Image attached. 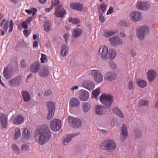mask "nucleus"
Here are the masks:
<instances>
[{
	"label": "nucleus",
	"mask_w": 158,
	"mask_h": 158,
	"mask_svg": "<svg viewBox=\"0 0 158 158\" xmlns=\"http://www.w3.org/2000/svg\"><path fill=\"white\" fill-rule=\"evenodd\" d=\"M130 54L133 57H135L136 55V52L132 49L130 50Z\"/></svg>",
	"instance_id": "57"
},
{
	"label": "nucleus",
	"mask_w": 158,
	"mask_h": 158,
	"mask_svg": "<svg viewBox=\"0 0 158 158\" xmlns=\"http://www.w3.org/2000/svg\"><path fill=\"white\" fill-rule=\"evenodd\" d=\"M99 12L100 13V15L99 17V20L101 22L103 23L105 21L106 18L105 17L103 16V13L100 11V10L99 11Z\"/></svg>",
	"instance_id": "48"
},
{
	"label": "nucleus",
	"mask_w": 158,
	"mask_h": 158,
	"mask_svg": "<svg viewBox=\"0 0 158 158\" xmlns=\"http://www.w3.org/2000/svg\"><path fill=\"white\" fill-rule=\"evenodd\" d=\"M157 75V73L154 70H150L148 71L147 75L148 80L149 82L153 81Z\"/></svg>",
	"instance_id": "19"
},
{
	"label": "nucleus",
	"mask_w": 158,
	"mask_h": 158,
	"mask_svg": "<svg viewBox=\"0 0 158 158\" xmlns=\"http://www.w3.org/2000/svg\"><path fill=\"white\" fill-rule=\"evenodd\" d=\"M108 50L107 47L105 46H102L99 50V54L102 58L105 60H107V55L108 54Z\"/></svg>",
	"instance_id": "13"
},
{
	"label": "nucleus",
	"mask_w": 158,
	"mask_h": 158,
	"mask_svg": "<svg viewBox=\"0 0 158 158\" xmlns=\"http://www.w3.org/2000/svg\"><path fill=\"white\" fill-rule=\"evenodd\" d=\"M13 70L9 66L5 68L3 70V75L6 79L10 78L13 75Z\"/></svg>",
	"instance_id": "16"
},
{
	"label": "nucleus",
	"mask_w": 158,
	"mask_h": 158,
	"mask_svg": "<svg viewBox=\"0 0 158 158\" xmlns=\"http://www.w3.org/2000/svg\"><path fill=\"white\" fill-rule=\"evenodd\" d=\"M109 63L112 69H115L117 67V65L115 63L112 61H110L109 62Z\"/></svg>",
	"instance_id": "53"
},
{
	"label": "nucleus",
	"mask_w": 158,
	"mask_h": 158,
	"mask_svg": "<svg viewBox=\"0 0 158 158\" xmlns=\"http://www.w3.org/2000/svg\"><path fill=\"white\" fill-rule=\"evenodd\" d=\"M69 36V34L68 33H67L64 35V38L65 39V41L66 42H68V37Z\"/></svg>",
	"instance_id": "61"
},
{
	"label": "nucleus",
	"mask_w": 158,
	"mask_h": 158,
	"mask_svg": "<svg viewBox=\"0 0 158 158\" xmlns=\"http://www.w3.org/2000/svg\"><path fill=\"white\" fill-rule=\"evenodd\" d=\"M35 139L41 145L46 143L52 136L48 126L46 125L40 126L35 131Z\"/></svg>",
	"instance_id": "1"
},
{
	"label": "nucleus",
	"mask_w": 158,
	"mask_h": 158,
	"mask_svg": "<svg viewBox=\"0 0 158 158\" xmlns=\"http://www.w3.org/2000/svg\"><path fill=\"white\" fill-rule=\"evenodd\" d=\"M0 122L2 126L4 128L7 127L8 124L7 118L6 114L2 113L0 115Z\"/></svg>",
	"instance_id": "22"
},
{
	"label": "nucleus",
	"mask_w": 158,
	"mask_h": 158,
	"mask_svg": "<svg viewBox=\"0 0 158 158\" xmlns=\"http://www.w3.org/2000/svg\"><path fill=\"white\" fill-rule=\"evenodd\" d=\"M133 84L132 82L131 81H129L127 84L128 89L131 90L133 88Z\"/></svg>",
	"instance_id": "51"
},
{
	"label": "nucleus",
	"mask_w": 158,
	"mask_h": 158,
	"mask_svg": "<svg viewBox=\"0 0 158 158\" xmlns=\"http://www.w3.org/2000/svg\"><path fill=\"white\" fill-rule=\"evenodd\" d=\"M117 77V74L114 72L108 71L105 74L106 80L113 81L116 79Z\"/></svg>",
	"instance_id": "17"
},
{
	"label": "nucleus",
	"mask_w": 158,
	"mask_h": 158,
	"mask_svg": "<svg viewBox=\"0 0 158 158\" xmlns=\"http://www.w3.org/2000/svg\"><path fill=\"white\" fill-rule=\"evenodd\" d=\"M107 5L104 3H102V4L99 5V9H101L102 12L103 13H104L106 10Z\"/></svg>",
	"instance_id": "44"
},
{
	"label": "nucleus",
	"mask_w": 158,
	"mask_h": 158,
	"mask_svg": "<svg viewBox=\"0 0 158 158\" xmlns=\"http://www.w3.org/2000/svg\"><path fill=\"white\" fill-rule=\"evenodd\" d=\"M44 94L46 96H49L52 94V92L49 90H46L45 91Z\"/></svg>",
	"instance_id": "59"
},
{
	"label": "nucleus",
	"mask_w": 158,
	"mask_h": 158,
	"mask_svg": "<svg viewBox=\"0 0 158 158\" xmlns=\"http://www.w3.org/2000/svg\"><path fill=\"white\" fill-rule=\"evenodd\" d=\"M29 146L26 144L22 145L21 147V150L22 152H27L29 151Z\"/></svg>",
	"instance_id": "41"
},
{
	"label": "nucleus",
	"mask_w": 158,
	"mask_h": 158,
	"mask_svg": "<svg viewBox=\"0 0 158 158\" xmlns=\"http://www.w3.org/2000/svg\"><path fill=\"white\" fill-rule=\"evenodd\" d=\"M22 136L25 140H27L30 138V131L26 128H23L22 129Z\"/></svg>",
	"instance_id": "28"
},
{
	"label": "nucleus",
	"mask_w": 158,
	"mask_h": 158,
	"mask_svg": "<svg viewBox=\"0 0 158 158\" xmlns=\"http://www.w3.org/2000/svg\"><path fill=\"white\" fill-rule=\"evenodd\" d=\"M121 132L120 134V140L122 142H124L126 139L128 135L127 128L125 124H123L121 127Z\"/></svg>",
	"instance_id": "15"
},
{
	"label": "nucleus",
	"mask_w": 158,
	"mask_h": 158,
	"mask_svg": "<svg viewBox=\"0 0 158 158\" xmlns=\"http://www.w3.org/2000/svg\"><path fill=\"white\" fill-rule=\"evenodd\" d=\"M113 112L116 115L122 118H123L124 116L121 110L117 107L113 108L112 110Z\"/></svg>",
	"instance_id": "29"
},
{
	"label": "nucleus",
	"mask_w": 158,
	"mask_h": 158,
	"mask_svg": "<svg viewBox=\"0 0 158 158\" xmlns=\"http://www.w3.org/2000/svg\"><path fill=\"white\" fill-rule=\"evenodd\" d=\"M130 17L131 20L135 22L141 21L142 19L141 13L139 11H134L131 12Z\"/></svg>",
	"instance_id": "8"
},
{
	"label": "nucleus",
	"mask_w": 158,
	"mask_h": 158,
	"mask_svg": "<svg viewBox=\"0 0 158 158\" xmlns=\"http://www.w3.org/2000/svg\"><path fill=\"white\" fill-rule=\"evenodd\" d=\"M82 106L83 111L85 113L88 112L90 108V105L87 102L83 103Z\"/></svg>",
	"instance_id": "36"
},
{
	"label": "nucleus",
	"mask_w": 158,
	"mask_h": 158,
	"mask_svg": "<svg viewBox=\"0 0 158 158\" xmlns=\"http://www.w3.org/2000/svg\"><path fill=\"white\" fill-rule=\"evenodd\" d=\"M21 93L23 100L25 102H27L30 100V96L27 91H23L21 92Z\"/></svg>",
	"instance_id": "30"
},
{
	"label": "nucleus",
	"mask_w": 158,
	"mask_h": 158,
	"mask_svg": "<svg viewBox=\"0 0 158 158\" xmlns=\"http://www.w3.org/2000/svg\"><path fill=\"white\" fill-rule=\"evenodd\" d=\"M91 73L96 82L100 83L102 81V76L99 71L97 70H92Z\"/></svg>",
	"instance_id": "12"
},
{
	"label": "nucleus",
	"mask_w": 158,
	"mask_h": 158,
	"mask_svg": "<svg viewBox=\"0 0 158 158\" xmlns=\"http://www.w3.org/2000/svg\"><path fill=\"white\" fill-rule=\"evenodd\" d=\"M23 33L26 37H27L29 35V33H28V30L26 29L23 31Z\"/></svg>",
	"instance_id": "63"
},
{
	"label": "nucleus",
	"mask_w": 158,
	"mask_h": 158,
	"mask_svg": "<svg viewBox=\"0 0 158 158\" xmlns=\"http://www.w3.org/2000/svg\"><path fill=\"white\" fill-rule=\"evenodd\" d=\"M60 3L59 0H52L51 2V6L53 7L54 6H58Z\"/></svg>",
	"instance_id": "49"
},
{
	"label": "nucleus",
	"mask_w": 158,
	"mask_h": 158,
	"mask_svg": "<svg viewBox=\"0 0 158 158\" xmlns=\"http://www.w3.org/2000/svg\"><path fill=\"white\" fill-rule=\"evenodd\" d=\"M101 92L99 88H98L93 91L92 94L93 96L96 98L98 95L100 94Z\"/></svg>",
	"instance_id": "46"
},
{
	"label": "nucleus",
	"mask_w": 158,
	"mask_h": 158,
	"mask_svg": "<svg viewBox=\"0 0 158 158\" xmlns=\"http://www.w3.org/2000/svg\"><path fill=\"white\" fill-rule=\"evenodd\" d=\"M21 65L22 68H25L26 67V65L25 63V60H22L21 61Z\"/></svg>",
	"instance_id": "60"
},
{
	"label": "nucleus",
	"mask_w": 158,
	"mask_h": 158,
	"mask_svg": "<svg viewBox=\"0 0 158 158\" xmlns=\"http://www.w3.org/2000/svg\"><path fill=\"white\" fill-rule=\"evenodd\" d=\"M14 25V23L13 21L12 20H10V29L9 30V33H11L13 29Z\"/></svg>",
	"instance_id": "54"
},
{
	"label": "nucleus",
	"mask_w": 158,
	"mask_h": 158,
	"mask_svg": "<svg viewBox=\"0 0 158 158\" xmlns=\"http://www.w3.org/2000/svg\"><path fill=\"white\" fill-rule=\"evenodd\" d=\"M51 24L49 21H45L44 22V27L45 31H49L51 28Z\"/></svg>",
	"instance_id": "34"
},
{
	"label": "nucleus",
	"mask_w": 158,
	"mask_h": 158,
	"mask_svg": "<svg viewBox=\"0 0 158 158\" xmlns=\"http://www.w3.org/2000/svg\"><path fill=\"white\" fill-rule=\"evenodd\" d=\"M53 8V7L51 6L49 8H48L46 9H44V10L46 12H49Z\"/></svg>",
	"instance_id": "64"
},
{
	"label": "nucleus",
	"mask_w": 158,
	"mask_h": 158,
	"mask_svg": "<svg viewBox=\"0 0 158 158\" xmlns=\"http://www.w3.org/2000/svg\"><path fill=\"white\" fill-rule=\"evenodd\" d=\"M144 129L143 127L138 126L135 127L133 130L134 135L136 138H141L142 137V131Z\"/></svg>",
	"instance_id": "9"
},
{
	"label": "nucleus",
	"mask_w": 158,
	"mask_h": 158,
	"mask_svg": "<svg viewBox=\"0 0 158 158\" xmlns=\"http://www.w3.org/2000/svg\"><path fill=\"white\" fill-rule=\"evenodd\" d=\"M89 94L86 91L82 90L79 96L80 99L82 101H85L89 98Z\"/></svg>",
	"instance_id": "24"
},
{
	"label": "nucleus",
	"mask_w": 158,
	"mask_h": 158,
	"mask_svg": "<svg viewBox=\"0 0 158 158\" xmlns=\"http://www.w3.org/2000/svg\"><path fill=\"white\" fill-rule=\"evenodd\" d=\"M22 81V77L20 76H18L12 78L9 81L10 85L12 87H18L19 86Z\"/></svg>",
	"instance_id": "7"
},
{
	"label": "nucleus",
	"mask_w": 158,
	"mask_h": 158,
	"mask_svg": "<svg viewBox=\"0 0 158 158\" xmlns=\"http://www.w3.org/2000/svg\"><path fill=\"white\" fill-rule=\"evenodd\" d=\"M138 84L139 87L141 88H144L147 85L146 82L143 80L138 81Z\"/></svg>",
	"instance_id": "42"
},
{
	"label": "nucleus",
	"mask_w": 158,
	"mask_h": 158,
	"mask_svg": "<svg viewBox=\"0 0 158 158\" xmlns=\"http://www.w3.org/2000/svg\"><path fill=\"white\" fill-rule=\"evenodd\" d=\"M33 18L32 17H28L25 21L28 24H29L30 23L32 20Z\"/></svg>",
	"instance_id": "62"
},
{
	"label": "nucleus",
	"mask_w": 158,
	"mask_h": 158,
	"mask_svg": "<svg viewBox=\"0 0 158 158\" xmlns=\"http://www.w3.org/2000/svg\"><path fill=\"white\" fill-rule=\"evenodd\" d=\"M83 87L89 90L93 89L95 86V85L94 83L91 81H85L82 83Z\"/></svg>",
	"instance_id": "20"
},
{
	"label": "nucleus",
	"mask_w": 158,
	"mask_h": 158,
	"mask_svg": "<svg viewBox=\"0 0 158 158\" xmlns=\"http://www.w3.org/2000/svg\"><path fill=\"white\" fill-rule=\"evenodd\" d=\"M10 120L12 121L14 124L19 125L22 124L24 122V118L21 115L18 114L15 116L11 118Z\"/></svg>",
	"instance_id": "14"
},
{
	"label": "nucleus",
	"mask_w": 158,
	"mask_h": 158,
	"mask_svg": "<svg viewBox=\"0 0 158 158\" xmlns=\"http://www.w3.org/2000/svg\"><path fill=\"white\" fill-rule=\"evenodd\" d=\"M49 73V71L47 68L41 69L40 71V74L42 77H46L48 76Z\"/></svg>",
	"instance_id": "32"
},
{
	"label": "nucleus",
	"mask_w": 158,
	"mask_h": 158,
	"mask_svg": "<svg viewBox=\"0 0 158 158\" xmlns=\"http://www.w3.org/2000/svg\"><path fill=\"white\" fill-rule=\"evenodd\" d=\"M117 147L115 142L112 139H107L104 141L101 144L100 148L103 150L109 152L114 150Z\"/></svg>",
	"instance_id": "2"
},
{
	"label": "nucleus",
	"mask_w": 158,
	"mask_h": 158,
	"mask_svg": "<svg viewBox=\"0 0 158 158\" xmlns=\"http://www.w3.org/2000/svg\"><path fill=\"white\" fill-rule=\"evenodd\" d=\"M37 11V10L35 8H32L31 10H25V11L28 14H32V17L34 18V15Z\"/></svg>",
	"instance_id": "37"
},
{
	"label": "nucleus",
	"mask_w": 158,
	"mask_h": 158,
	"mask_svg": "<svg viewBox=\"0 0 158 158\" xmlns=\"http://www.w3.org/2000/svg\"><path fill=\"white\" fill-rule=\"evenodd\" d=\"M21 135V132L20 129L17 127L15 129V133L14 139L15 140L17 139Z\"/></svg>",
	"instance_id": "38"
},
{
	"label": "nucleus",
	"mask_w": 158,
	"mask_h": 158,
	"mask_svg": "<svg viewBox=\"0 0 158 158\" xmlns=\"http://www.w3.org/2000/svg\"><path fill=\"white\" fill-rule=\"evenodd\" d=\"M149 104V101L147 100L141 99L139 102V105L140 106H147Z\"/></svg>",
	"instance_id": "39"
},
{
	"label": "nucleus",
	"mask_w": 158,
	"mask_h": 158,
	"mask_svg": "<svg viewBox=\"0 0 158 158\" xmlns=\"http://www.w3.org/2000/svg\"><path fill=\"white\" fill-rule=\"evenodd\" d=\"M40 67V64L39 62H34L31 65L30 70L33 73H36L39 71Z\"/></svg>",
	"instance_id": "23"
},
{
	"label": "nucleus",
	"mask_w": 158,
	"mask_h": 158,
	"mask_svg": "<svg viewBox=\"0 0 158 158\" xmlns=\"http://www.w3.org/2000/svg\"><path fill=\"white\" fill-rule=\"evenodd\" d=\"M79 100L76 98H72L70 101V104L72 107H77L80 105Z\"/></svg>",
	"instance_id": "31"
},
{
	"label": "nucleus",
	"mask_w": 158,
	"mask_h": 158,
	"mask_svg": "<svg viewBox=\"0 0 158 158\" xmlns=\"http://www.w3.org/2000/svg\"><path fill=\"white\" fill-rule=\"evenodd\" d=\"M66 14V12L60 4L56 7L54 15L56 17H63Z\"/></svg>",
	"instance_id": "11"
},
{
	"label": "nucleus",
	"mask_w": 158,
	"mask_h": 158,
	"mask_svg": "<svg viewBox=\"0 0 158 158\" xmlns=\"http://www.w3.org/2000/svg\"><path fill=\"white\" fill-rule=\"evenodd\" d=\"M113 12V7L112 6L110 7L107 11V15H109L110 14L112 13Z\"/></svg>",
	"instance_id": "58"
},
{
	"label": "nucleus",
	"mask_w": 158,
	"mask_h": 158,
	"mask_svg": "<svg viewBox=\"0 0 158 158\" xmlns=\"http://www.w3.org/2000/svg\"><path fill=\"white\" fill-rule=\"evenodd\" d=\"M136 7L139 10H146L150 8V5L148 3L139 1L137 2Z\"/></svg>",
	"instance_id": "18"
},
{
	"label": "nucleus",
	"mask_w": 158,
	"mask_h": 158,
	"mask_svg": "<svg viewBox=\"0 0 158 158\" xmlns=\"http://www.w3.org/2000/svg\"><path fill=\"white\" fill-rule=\"evenodd\" d=\"M100 101L106 108H109L114 101L113 96L110 94H102L100 97Z\"/></svg>",
	"instance_id": "3"
},
{
	"label": "nucleus",
	"mask_w": 158,
	"mask_h": 158,
	"mask_svg": "<svg viewBox=\"0 0 158 158\" xmlns=\"http://www.w3.org/2000/svg\"><path fill=\"white\" fill-rule=\"evenodd\" d=\"M70 22H71L73 24H77L80 22V20L78 18H70Z\"/></svg>",
	"instance_id": "43"
},
{
	"label": "nucleus",
	"mask_w": 158,
	"mask_h": 158,
	"mask_svg": "<svg viewBox=\"0 0 158 158\" xmlns=\"http://www.w3.org/2000/svg\"><path fill=\"white\" fill-rule=\"evenodd\" d=\"M115 34V32L114 31H105L103 34V36L105 37H109L114 35Z\"/></svg>",
	"instance_id": "40"
},
{
	"label": "nucleus",
	"mask_w": 158,
	"mask_h": 158,
	"mask_svg": "<svg viewBox=\"0 0 158 158\" xmlns=\"http://www.w3.org/2000/svg\"><path fill=\"white\" fill-rule=\"evenodd\" d=\"M9 25V22L8 21H7L5 23L4 26L3 27V29L5 31H6L8 29V26Z\"/></svg>",
	"instance_id": "55"
},
{
	"label": "nucleus",
	"mask_w": 158,
	"mask_h": 158,
	"mask_svg": "<svg viewBox=\"0 0 158 158\" xmlns=\"http://www.w3.org/2000/svg\"><path fill=\"white\" fill-rule=\"evenodd\" d=\"M109 40L111 44L114 47L122 45L123 44V40L117 36L110 38Z\"/></svg>",
	"instance_id": "10"
},
{
	"label": "nucleus",
	"mask_w": 158,
	"mask_h": 158,
	"mask_svg": "<svg viewBox=\"0 0 158 158\" xmlns=\"http://www.w3.org/2000/svg\"><path fill=\"white\" fill-rule=\"evenodd\" d=\"M70 125L73 128L77 129L81 127L82 122L79 118L70 116Z\"/></svg>",
	"instance_id": "5"
},
{
	"label": "nucleus",
	"mask_w": 158,
	"mask_h": 158,
	"mask_svg": "<svg viewBox=\"0 0 158 158\" xmlns=\"http://www.w3.org/2000/svg\"><path fill=\"white\" fill-rule=\"evenodd\" d=\"M61 127L60 120L58 118L53 120L51 123L50 128L51 129L55 131H59Z\"/></svg>",
	"instance_id": "6"
},
{
	"label": "nucleus",
	"mask_w": 158,
	"mask_h": 158,
	"mask_svg": "<svg viewBox=\"0 0 158 158\" xmlns=\"http://www.w3.org/2000/svg\"><path fill=\"white\" fill-rule=\"evenodd\" d=\"M12 148L14 150L15 152L17 154H19L20 152V150L19 148L15 144L12 145Z\"/></svg>",
	"instance_id": "45"
},
{
	"label": "nucleus",
	"mask_w": 158,
	"mask_h": 158,
	"mask_svg": "<svg viewBox=\"0 0 158 158\" xmlns=\"http://www.w3.org/2000/svg\"><path fill=\"white\" fill-rule=\"evenodd\" d=\"M116 55V53L115 49H111L108 51L107 55V59L112 60L114 58Z\"/></svg>",
	"instance_id": "27"
},
{
	"label": "nucleus",
	"mask_w": 158,
	"mask_h": 158,
	"mask_svg": "<svg viewBox=\"0 0 158 158\" xmlns=\"http://www.w3.org/2000/svg\"><path fill=\"white\" fill-rule=\"evenodd\" d=\"M47 106L49 111H54L55 106L54 103L51 101H48L47 103Z\"/></svg>",
	"instance_id": "33"
},
{
	"label": "nucleus",
	"mask_w": 158,
	"mask_h": 158,
	"mask_svg": "<svg viewBox=\"0 0 158 158\" xmlns=\"http://www.w3.org/2000/svg\"><path fill=\"white\" fill-rule=\"evenodd\" d=\"M149 30V28L147 25H143L139 27L136 30L137 37L140 40L143 39Z\"/></svg>",
	"instance_id": "4"
},
{
	"label": "nucleus",
	"mask_w": 158,
	"mask_h": 158,
	"mask_svg": "<svg viewBox=\"0 0 158 158\" xmlns=\"http://www.w3.org/2000/svg\"><path fill=\"white\" fill-rule=\"evenodd\" d=\"M82 32L83 31L82 29L76 28L73 29L72 31V35L74 38H77L81 36Z\"/></svg>",
	"instance_id": "25"
},
{
	"label": "nucleus",
	"mask_w": 158,
	"mask_h": 158,
	"mask_svg": "<svg viewBox=\"0 0 158 158\" xmlns=\"http://www.w3.org/2000/svg\"><path fill=\"white\" fill-rule=\"evenodd\" d=\"M54 111L48 110V113L47 117V118L48 120H50L53 118L54 115Z\"/></svg>",
	"instance_id": "50"
},
{
	"label": "nucleus",
	"mask_w": 158,
	"mask_h": 158,
	"mask_svg": "<svg viewBox=\"0 0 158 158\" xmlns=\"http://www.w3.org/2000/svg\"><path fill=\"white\" fill-rule=\"evenodd\" d=\"M27 24L28 23H27L25 21H23L22 22L21 25L23 28L25 29H27L28 27Z\"/></svg>",
	"instance_id": "56"
},
{
	"label": "nucleus",
	"mask_w": 158,
	"mask_h": 158,
	"mask_svg": "<svg viewBox=\"0 0 158 158\" xmlns=\"http://www.w3.org/2000/svg\"><path fill=\"white\" fill-rule=\"evenodd\" d=\"M96 113L98 115H102L105 114L106 112V107L101 105H98L96 110Z\"/></svg>",
	"instance_id": "26"
},
{
	"label": "nucleus",
	"mask_w": 158,
	"mask_h": 158,
	"mask_svg": "<svg viewBox=\"0 0 158 158\" xmlns=\"http://www.w3.org/2000/svg\"><path fill=\"white\" fill-rule=\"evenodd\" d=\"M41 58L40 60L41 62L42 63H44L47 61V58L45 54L42 53L41 55Z\"/></svg>",
	"instance_id": "47"
},
{
	"label": "nucleus",
	"mask_w": 158,
	"mask_h": 158,
	"mask_svg": "<svg viewBox=\"0 0 158 158\" xmlns=\"http://www.w3.org/2000/svg\"><path fill=\"white\" fill-rule=\"evenodd\" d=\"M69 142V136L67 135L63 140V143L65 145H67Z\"/></svg>",
	"instance_id": "52"
},
{
	"label": "nucleus",
	"mask_w": 158,
	"mask_h": 158,
	"mask_svg": "<svg viewBox=\"0 0 158 158\" xmlns=\"http://www.w3.org/2000/svg\"><path fill=\"white\" fill-rule=\"evenodd\" d=\"M60 53L61 55L63 56H64L67 55L68 49L67 47L65 45L63 44L62 45Z\"/></svg>",
	"instance_id": "35"
},
{
	"label": "nucleus",
	"mask_w": 158,
	"mask_h": 158,
	"mask_svg": "<svg viewBox=\"0 0 158 158\" xmlns=\"http://www.w3.org/2000/svg\"><path fill=\"white\" fill-rule=\"evenodd\" d=\"M70 7L73 9L78 11H82L83 10V5L79 3L73 2L70 4Z\"/></svg>",
	"instance_id": "21"
}]
</instances>
